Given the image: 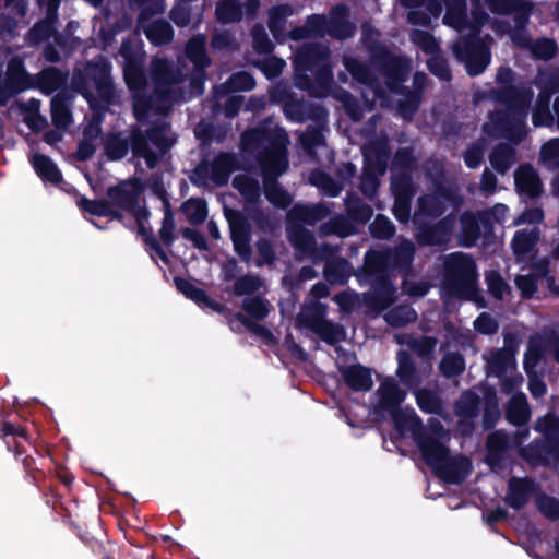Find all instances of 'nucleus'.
Masks as SVG:
<instances>
[{
  "label": "nucleus",
  "instance_id": "4c0bfd02",
  "mask_svg": "<svg viewBox=\"0 0 559 559\" xmlns=\"http://www.w3.org/2000/svg\"><path fill=\"white\" fill-rule=\"evenodd\" d=\"M531 417V411L525 394H514L507 408V418L513 425H524Z\"/></svg>",
  "mask_w": 559,
  "mask_h": 559
},
{
  "label": "nucleus",
  "instance_id": "20e7f679",
  "mask_svg": "<svg viewBox=\"0 0 559 559\" xmlns=\"http://www.w3.org/2000/svg\"><path fill=\"white\" fill-rule=\"evenodd\" d=\"M288 143L285 130L273 122H264L241 135L242 153L254 157L261 167L266 199L281 209L287 207L293 201L292 195L276 181L288 167Z\"/></svg>",
  "mask_w": 559,
  "mask_h": 559
},
{
  "label": "nucleus",
  "instance_id": "8fccbe9b",
  "mask_svg": "<svg viewBox=\"0 0 559 559\" xmlns=\"http://www.w3.org/2000/svg\"><path fill=\"white\" fill-rule=\"evenodd\" d=\"M66 80V74L57 68L50 67L40 72L38 76V84L45 93L50 94L62 86Z\"/></svg>",
  "mask_w": 559,
  "mask_h": 559
},
{
  "label": "nucleus",
  "instance_id": "0e129e2a",
  "mask_svg": "<svg viewBox=\"0 0 559 559\" xmlns=\"http://www.w3.org/2000/svg\"><path fill=\"white\" fill-rule=\"evenodd\" d=\"M263 286V282L253 275H245L239 277L234 284V294L237 296L251 295L259 292Z\"/></svg>",
  "mask_w": 559,
  "mask_h": 559
},
{
  "label": "nucleus",
  "instance_id": "1a4fd4ad",
  "mask_svg": "<svg viewBox=\"0 0 559 559\" xmlns=\"http://www.w3.org/2000/svg\"><path fill=\"white\" fill-rule=\"evenodd\" d=\"M415 254V246L411 240H402L394 251H370L365 257L364 271L371 283L370 292L364 294L365 304L376 312L390 307L396 299L388 271L390 267H408Z\"/></svg>",
  "mask_w": 559,
  "mask_h": 559
},
{
  "label": "nucleus",
  "instance_id": "f257e3e1",
  "mask_svg": "<svg viewBox=\"0 0 559 559\" xmlns=\"http://www.w3.org/2000/svg\"><path fill=\"white\" fill-rule=\"evenodd\" d=\"M206 37L193 36L186 46V56L193 63L188 75L173 62L154 58L151 62V82L143 71V52L130 41H123L120 56L123 58V74L133 94L134 115L139 121L150 117L151 111L166 114L174 103L200 95L204 90L205 69L210 66L206 55Z\"/></svg>",
  "mask_w": 559,
  "mask_h": 559
},
{
  "label": "nucleus",
  "instance_id": "58836bf2",
  "mask_svg": "<svg viewBox=\"0 0 559 559\" xmlns=\"http://www.w3.org/2000/svg\"><path fill=\"white\" fill-rule=\"evenodd\" d=\"M29 160L35 171L43 180L52 183H58L61 180V173L48 156L34 153Z\"/></svg>",
  "mask_w": 559,
  "mask_h": 559
},
{
  "label": "nucleus",
  "instance_id": "ddd939ff",
  "mask_svg": "<svg viewBox=\"0 0 559 559\" xmlns=\"http://www.w3.org/2000/svg\"><path fill=\"white\" fill-rule=\"evenodd\" d=\"M443 265L442 292L444 296L476 300L478 297L477 274L473 259L463 252H454L444 258Z\"/></svg>",
  "mask_w": 559,
  "mask_h": 559
},
{
  "label": "nucleus",
  "instance_id": "3c124183",
  "mask_svg": "<svg viewBox=\"0 0 559 559\" xmlns=\"http://www.w3.org/2000/svg\"><path fill=\"white\" fill-rule=\"evenodd\" d=\"M322 235H336L345 238L355 233L354 225L344 216L338 215L320 226Z\"/></svg>",
  "mask_w": 559,
  "mask_h": 559
},
{
  "label": "nucleus",
  "instance_id": "e433bc0d",
  "mask_svg": "<svg viewBox=\"0 0 559 559\" xmlns=\"http://www.w3.org/2000/svg\"><path fill=\"white\" fill-rule=\"evenodd\" d=\"M255 85L254 79L246 71L234 73L229 80L214 87V94L218 99L221 96L229 92L251 91Z\"/></svg>",
  "mask_w": 559,
  "mask_h": 559
},
{
  "label": "nucleus",
  "instance_id": "4468645a",
  "mask_svg": "<svg viewBox=\"0 0 559 559\" xmlns=\"http://www.w3.org/2000/svg\"><path fill=\"white\" fill-rule=\"evenodd\" d=\"M355 31L354 24L348 21V10L344 5H337L330 11L329 17L324 15H311L306 24L287 33V38L300 40L311 36L323 37L330 35L337 39L352 37Z\"/></svg>",
  "mask_w": 559,
  "mask_h": 559
},
{
  "label": "nucleus",
  "instance_id": "f8f14e48",
  "mask_svg": "<svg viewBox=\"0 0 559 559\" xmlns=\"http://www.w3.org/2000/svg\"><path fill=\"white\" fill-rule=\"evenodd\" d=\"M270 97L273 102L283 105L287 118L296 122L305 120H314L317 126L309 127L306 132L300 134V142L305 151L312 155L316 147L323 145V126L326 114L322 106L312 105L296 98L290 87L278 83L270 90Z\"/></svg>",
  "mask_w": 559,
  "mask_h": 559
},
{
  "label": "nucleus",
  "instance_id": "9b49d317",
  "mask_svg": "<svg viewBox=\"0 0 559 559\" xmlns=\"http://www.w3.org/2000/svg\"><path fill=\"white\" fill-rule=\"evenodd\" d=\"M175 139L166 122H160L144 134L140 129H133L128 138L121 134H110L105 142V153L108 158L118 160L123 158L130 146L134 157L143 158L150 168H154L157 162L174 144Z\"/></svg>",
  "mask_w": 559,
  "mask_h": 559
},
{
  "label": "nucleus",
  "instance_id": "aec40b11",
  "mask_svg": "<svg viewBox=\"0 0 559 559\" xmlns=\"http://www.w3.org/2000/svg\"><path fill=\"white\" fill-rule=\"evenodd\" d=\"M236 167V157L233 154H218L211 163H202L197 167L192 180L199 185L209 181L223 186L228 181L229 175Z\"/></svg>",
  "mask_w": 559,
  "mask_h": 559
},
{
  "label": "nucleus",
  "instance_id": "cd10ccee",
  "mask_svg": "<svg viewBox=\"0 0 559 559\" xmlns=\"http://www.w3.org/2000/svg\"><path fill=\"white\" fill-rule=\"evenodd\" d=\"M401 3L412 9L407 21L413 25L428 26L431 19H437L442 12L441 4L436 0H401Z\"/></svg>",
  "mask_w": 559,
  "mask_h": 559
},
{
  "label": "nucleus",
  "instance_id": "6e6552de",
  "mask_svg": "<svg viewBox=\"0 0 559 559\" xmlns=\"http://www.w3.org/2000/svg\"><path fill=\"white\" fill-rule=\"evenodd\" d=\"M294 66L295 85L298 88L316 97L333 95L344 104L352 119H361V110L353 102L350 94L342 88H333V72L326 46L318 44L302 46L295 55Z\"/></svg>",
  "mask_w": 559,
  "mask_h": 559
},
{
  "label": "nucleus",
  "instance_id": "e2e57ef3",
  "mask_svg": "<svg viewBox=\"0 0 559 559\" xmlns=\"http://www.w3.org/2000/svg\"><path fill=\"white\" fill-rule=\"evenodd\" d=\"M411 40L427 55L432 56L439 51V43L428 32L414 29Z\"/></svg>",
  "mask_w": 559,
  "mask_h": 559
},
{
  "label": "nucleus",
  "instance_id": "603ef678",
  "mask_svg": "<svg viewBox=\"0 0 559 559\" xmlns=\"http://www.w3.org/2000/svg\"><path fill=\"white\" fill-rule=\"evenodd\" d=\"M215 14L218 22L227 24L240 21L242 11L238 0H222L216 5Z\"/></svg>",
  "mask_w": 559,
  "mask_h": 559
},
{
  "label": "nucleus",
  "instance_id": "72a5a7b5",
  "mask_svg": "<svg viewBox=\"0 0 559 559\" xmlns=\"http://www.w3.org/2000/svg\"><path fill=\"white\" fill-rule=\"evenodd\" d=\"M486 224L488 222V214H479L478 216L472 213H464L461 216V242L465 247H472L480 235L479 223Z\"/></svg>",
  "mask_w": 559,
  "mask_h": 559
},
{
  "label": "nucleus",
  "instance_id": "7c9ffc66",
  "mask_svg": "<svg viewBox=\"0 0 559 559\" xmlns=\"http://www.w3.org/2000/svg\"><path fill=\"white\" fill-rule=\"evenodd\" d=\"M341 374L345 383L355 391H369L372 388V374L369 368L359 364L343 367Z\"/></svg>",
  "mask_w": 559,
  "mask_h": 559
},
{
  "label": "nucleus",
  "instance_id": "4d7b16f0",
  "mask_svg": "<svg viewBox=\"0 0 559 559\" xmlns=\"http://www.w3.org/2000/svg\"><path fill=\"white\" fill-rule=\"evenodd\" d=\"M347 213L353 221L365 223L372 216V209L357 197L346 199Z\"/></svg>",
  "mask_w": 559,
  "mask_h": 559
},
{
  "label": "nucleus",
  "instance_id": "864d4df0",
  "mask_svg": "<svg viewBox=\"0 0 559 559\" xmlns=\"http://www.w3.org/2000/svg\"><path fill=\"white\" fill-rule=\"evenodd\" d=\"M309 182L328 197H336L341 191L342 187L329 175L321 170H314L309 176Z\"/></svg>",
  "mask_w": 559,
  "mask_h": 559
},
{
  "label": "nucleus",
  "instance_id": "052dcab7",
  "mask_svg": "<svg viewBox=\"0 0 559 559\" xmlns=\"http://www.w3.org/2000/svg\"><path fill=\"white\" fill-rule=\"evenodd\" d=\"M182 211L188 221L192 224L202 223L207 215L206 203L200 199H190L185 202Z\"/></svg>",
  "mask_w": 559,
  "mask_h": 559
},
{
  "label": "nucleus",
  "instance_id": "5fc2aeb1",
  "mask_svg": "<svg viewBox=\"0 0 559 559\" xmlns=\"http://www.w3.org/2000/svg\"><path fill=\"white\" fill-rule=\"evenodd\" d=\"M439 369L447 378L456 377L465 370V360L461 354L447 353L440 361Z\"/></svg>",
  "mask_w": 559,
  "mask_h": 559
},
{
  "label": "nucleus",
  "instance_id": "bf43d9fd",
  "mask_svg": "<svg viewBox=\"0 0 559 559\" xmlns=\"http://www.w3.org/2000/svg\"><path fill=\"white\" fill-rule=\"evenodd\" d=\"M91 131H95L94 138L98 139V136L100 134L99 124L91 123L84 130L83 140L81 141L79 148H78V156L82 160L90 158L96 151L97 143H94L93 139H90Z\"/></svg>",
  "mask_w": 559,
  "mask_h": 559
},
{
  "label": "nucleus",
  "instance_id": "bb28decb",
  "mask_svg": "<svg viewBox=\"0 0 559 559\" xmlns=\"http://www.w3.org/2000/svg\"><path fill=\"white\" fill-rule=\"evenodd\" d=\"M545 78L546 72L539 71L536 84L540 88V93L533 110V123L536 127L549 126L552 122V116L549 110V100L551 94L559 88L556 84H547Z\"/></svg>",
  "mask_w": 559,
  "mask_h": 559
},
{
  "label": "nucleus",
  "instance_id": "2f4dec72",
  "mask_svg": "<svg viewBox=\"0 0 559 559\" xmlns=\"http://www.w3.org/2000/svg\"><path fill=\"white\" fill-rule=\"evenodd\" d=\"M295 12V9L288 4L276 5L269 11V28L278 43L287 38L286 21Z\"/></svg>",
  "mask_w": 559,
  "mask_h": 559
},
{
  "label": "nucleus",
  "instance_id": "a18cd8bd",
  "mask_svg": "<svg viewBox=\"0 0 559 559\" xmlns=\"http://www.w3.org/2000/svg\"><path fill=\"white\" fill-rule=\"evenodd\" d=\"M539 233L536 227H530L518 231L512 240V248L518 257L527 254L535 246Z\"/></svg>",
  "mask_w": 559,
  "mask_h": 559
},
{
  "label": "nucleus",
  "instance_id": "473e14b6",
  "mask_svg": "<svg viewBox=\"0 0 559 559\" xmlns=\"http://www.w3.org/2000/svg\"><path fill=\"white\" fill-rule=\"evenodd\" d=\"M514 181L518 191L522 194L533 198L540 192L542 183L537 173L532 166H520L514 174Z\"/></svg>",
  "mask_w": 559,
  "mask_h": 559
},
{
  "label": "nucleus",
  "instance_id": "4be33fe9",
  "mask_svg": "<svg viewBox=\"0 0 559 559\" xmlns=\"http://www.w3.org/2000/svg\"><path fill=\"white\" fill-rule=\"evenodd\" d=\"M528 435L527 428L519 429L513 435L500 430L490 433L487 439L486 462L491 469L498 471L504 451L520 447L528 438Z\"/></svg>",
  "mask_w": 559,
  "mask_h": 559
},
{
  "label": "nucleus",
  "instance_id": "dca6fc26",
  "mask_svg": "<svg viewBox=\"0 0 559 559\" xmlns=\"http://www.w3.org/2000/svg\"><path fill=\"white\" fill-rule=\"evenodd\" d=\"M365 167L361 176L360 190L367 198H372L379 187V177L382 176L388 166L390 157L389 140L386 135L380 134L377 139L370 140L364 147Z\"/></svg>",
  "mask_w": 559,
  "mask_h": 559
},
{
  "label": "nucleus",
  "instance_id": "ea45409f",
  "mask_svg": "<svg viewBox=\"0 0 559 559\" xmlns=\"http://www.w3.org/2000/svg\"><path fill=\"white\" fill-rule=\"evenodd\" d=\"M51 118L57 129H66L71 124L69 99L64 95L57 94L51 99Z\"/></svg>",
  "mask_w": 559,
  "mask_h": 559
},
{
  "label": "nucleus",
  "instance_id": "c03bdc74",
  "mask_svg": "<svg viewBox=\"0 0 559 559\" xmlns=\"http://www.w3.org/2000/svg\"><path fill=\"white\" fill-rule=\"evenodd\" d=\"M143 27L148 40L156 46L168 44L173 39V28L166 21L158 20Z\"/></svg>",
  "mask_w": 559,
  "mask_h": 559
},
{
  "label": "nucleus",
  "instance_id": "6e6d98bb",
  "mask_svg": "<svg viewBox=\"0 0 559 559\" xmlns=\"http://www.w3.org/2000/svg\"><path fill=\"white\" fill-rule=\"evenodd\" d=\"M385 321L392 326H403L417 319L416 311L409 306H400L384 314Z\"/></svg>",
  "mask_w": 559,
  "mask_h": 559
},
{
  "label": "nucleus",
  "instance_id": "5701e85b",
  "mask_svg": "<svg viewBox=\"0 0 559 559\" xmlns=\"http://www.w3.org/2000/svg\"><path fill=\"white\" fill-rule=\"evenodd\" d=\"M483 358L486 361L488 374L502 377L506 373L515 371V349L512 346L511 336H504L503 348L490 349L484 353Z\"/></svg>",
  "mask_w": 559,
  "mask_h": 559
},
{
  "label": "nucleus",
  "instance_id": "774afa93",
  "mask_svg": "<svg viewBox=\"0 0 559 559\" xmlns=\"http://www.w3.org/2000/svg\"><path fill=\"white\" fill-rule=\"evenodd\" d=\"M486 282L491 295L497 299H503L510 293L508 284L501 278L497 272L486 274Z\"/></svg>",
  "mask_w": 559,
  "mask_h": 559
},
{
  "label": "nucleus",
  "instance_id": "f03ea898",
  "mask_svg": "<svg viewBox=\"0 0 559 559\" xmlns=\"http://www.w3.org/2000/svg\"><path fill=\"white\" fill-rule=\"evenodd\" d=\"M361 32L362 43L370 51V67L349 56H344L343 64L357 82L365 85L362 97L369 110L377 102L382 107L389 106L386 94L401 93L402 83L409 72V62L403 57L391 55L380 43L379 32L370 24H364Z\"/></svg>",
  "mask_w": 559,
  "mask_h": 559
},
{
  "label": "nucleus",
  "instance_id": "f704fd0d",
  "mask_svg": "<svg viewBox=\"0 0 559 559\" xmlns=\"http://www.w3.org/2000/svg\"><path fill=\"white\" fill-rule=\"evenodd\" d=\"M7 85L13 92H19L29 86V76L20 57H13L7 66Z\"/></svg>",
  "mask_w": 559,
  "mask_h": 559
},
{
  "label": "nucleus",
  "instance_id": "a19ab883",
  "mask_svg": "<svg viewBox=\"0 0 559 559\" xmlns=\"http://www.w3.org/2000/svg\"><path fill=\"white\" fill-rule=\"evenodd\" d=\"M490 165L500 174H506L515 163V151L508 144H500L489 155Z\"/></svg>",
  "mask_w": 559,
  "mask_h": 559
},
{
  "label": "nucleus",
  "instance_id": "393cba45",
  "mask_svg": "<svg viewBox=\"0 0 559 559\" xmlns=\"http://www.w3.org/2000/svg\"><path fill=\"white\" fill-rule=\"evenodd\" d=\"M392 193L395 198L393 214L401 223H407L411 214V201L415 190L409 176L394 175L391 180Z\"/></svg>",
  "mask_w": 559,
  "mask_h": 559
},
{
  "label": "nucleus",
  "instance_id": "b1692460",
  "mask_svg": "<svg viewBox=\"0 0 559 559\" xmlns=\"http://www.w3.org/2000/svg\"><path fill=\"white\" fill-rule=\"evenodd\" d=\"M405 397L406 392L400 388L392 377H388L380 382L372 405L378 413L388 412L393 415L394 412L400 409L399 406Z\"/></svg>",
  "mask_w": 559,
  "mask_h": 559
},
{
  "label": "nucleus",
  "instance_id": "79ce46f5",
  "mask_svg": "<svg viewBox=\"0 0 559 559\" xmlns=\"http://www.w3.org/2000/svg\"><path fill=\"white\" fill-rule=\"evenodd\" d=\"M397 362L399 366L396 374L399 376L402 383L408 388H414L418 385L420 379L414 364L411 361L408 353L403 350L399 352Z\"/></svg>",
  "mask_w": 559,
  "mask_h": 559
},
{
  "label": "nucleus",
  "instance_id": "de8ad7c7",
  "mask_svg": "<svg viewBox=\"0 0 559 559\" xmlns=\"http://www.w3.org/2000/svg\"><path fill=\"white\" fill-rule=\"evenodd\" d=\"M231 239L235 250L245 260L250 258L249 237L242 223L229 218Z\"/></svg>",
  "mask_w": 559,
  "mask_h": 559
},
{
  "label": "nucleus",
  "instance_id": "37998d69",
  "mask_svg": "<svg viewBox=\"0 0 559 559\" xmlns=\"http://www.w3.org/2000/svg\"><path fill=\"white\" fill-rule=\"evenodd\" d=\"M540 160L548 169L559 170V138L543 145ZM554 191L559 195V175L554 181Z\"/></svg>",
  "mask_w": 559,
  "mask_h": 559
},
{
  "label": "nucleus",
  "instance_id": "13d9d810",
  "mask_svg": "<svg viewBox=\"0 0 559 559\" xmlns=\"http://www.w3.org/2000/svg\"><path fill=\"white\" fill-rule=\"evenodd\" d=\"M243 310L254 320H263L270 312L267 300L260 296L247 297L242 302Z\"/></svg>",
  "mask_w": 559,
  "mask_h": 559
},
{
  "label": "nucleus",
  "instance_id": "338daca9",
  "mask_svg": "<svg viewBox=\"0 0 559 559\" xmlns=\"http://www.w3.org/2000/svg\"><path fill=\"white\" fill-rule=\"evenodd\" d=\"M413 164L414 158L411 151L406 148L397 151L393 160L392 177L394 175H397L400 177L409 176L407 171L413 167Z\"/></svg>",
  "mask_w": 559,
  "mask_h": 559
},
{
  "label": "nucleus",
  "instance_id": "c756f323",
  "mask_svg": "<svg viewBox=\"0 0 559 559\" xmlns=\"http://www.w3.org/2000/svg\"><path fill=\"white\" fill-rule=\"evenodd\" d=\"M489 9L498 14H512L519 26L527 24L532 3L523 0H486Z\"/></svg>",
  "mask_w": 559,
  "mask_h": 559
},
{
  "label": "nucleus",
  "instance_id": "69168bd1",
  "mask_svg": "<svg viewBox=\"0 0 559 559\" xmlns=\"http://www.w3.org/2000/svg\"><path fill=\"white\" fill-rule=\"evenodd\" d=\"M479 400L478 396L472 392L462 394L460 401L456 403V412L461 417L472 418L477 415Z\"/></svg>",
  "mask_w": 559,
  "mask_h": 559
},
{
  "label": "nucleus",
  "instance_id": "9d476101",
  "mask_svg": "<svg viewBox=\"0 0 559 559\" xmlns=\"http://www.w3.org/2000/svg\"><path fill=\"white\" fill-rule=\"evenodd\" d=\"M437 192L418 199L413 222L416 226V239L423 246H440L451 239L455 224V217L448 215L433 226L428 224L429 219L441 216L449 206H457L460 201L453 190L445 189L441 182H437Z\"/></svg>",
  "mask_w": 559,
  "mask_h": 559
},
{
  "label": "nucleus",
  "instance_id": "49530a36",
  "mask_svg": "<svg viewBox=\"0 0 559 559\" xmlns=\"http://www.w3.org/2000/svg\"><path fill=\"white\" fill-rule=\"evenodd\" d=\"M233 186L248 203H254L260 199L259 181L248 175H237L233 180Z\"/></svg>",
  "mask_w": 559,
  "mask_h": 559
},
{
  "label": "nucleus",
  "instance_id": "0eeeda50",
  "mask_svg": "<svg viewBox=\"0 0 559 559\" xmlns=\"http://www.w3.org/2000/svg\"><path fill=\"white\" fill-rule=\"evenodd\" d=\"M445 5L443 23L460 33L467 31L453 45V53L456 59L465 64L469 75H478L489 66L491 56L489 46L491 37L480 39L477 34L480 27L488 21V14L479 7V0H471L476 8L472 11L471 19L465 12V0H442Z\"/></svg>",
  "mask_w": 559,
  "mask_h": 559
},
{
  "label": "nucleus",
  "instance_id": "a211bd4d",
  "mask_svg": "<svg viewBox=\"0 0 559 559\" xmlns=\"http://www.w3.org/2000/svg\"><path fill=\"white\" fill-rule=\"evenodd\" d=\"M109 63L103 56L88 62L84 69H78L72 78V87L91 102L92 93H106L108 88Z\"/></svg>",
  "mask_w": 559,
  "mask_h": 559
},
{
  "label": "nucleus",
  "instance_id": "7ed1b4c3",
  "mask_svg": "<svg viewBox=\"0 0 559 559\" xmlns=\"http://www.w3.org/2000/svg\"><path fill=\"white\" fill-rule=\"evenodd\" d=\"M395 429L404 435L411 433L423 459L432 471L449 483H460L471 469L469 461L464 456H451L445 443L450 436L437 420H430V430L426 431L413 408H400L391 415Z\"/></svg>",
  "mask_w": 559,
  "mask_h": 559
},
{
  "label": "nucleus",
  "instance_id": "6ab92c4d",
  "mask_svg": "<svg viewBox=\"0 0 559 559\" xmlns=\"http://www.w3.org/2000/svg\"><path fill=\"white\" fill-rule=\"evenodd\" d=\"M140 192L141 186L138 180L123 181L108 190V199L112 205L130 212L135 217L140 228H143L147 212L140 207L138 203Z\"/></svg>",
  "mask_w": 559,
  "mask_h": 559
},
{
  "label": "nucleus",
  "instance_id": "412c9836",
  "mask_svg": "<svg viewBox=\"0 0 559 559\" xmlns=\"http://www.w3.org/2000/svg\"><path fill=\"white\" fill-rule=\"evenodd\" d=\"M514 21V26L511 27L509 25H503L502 22H497L492 26L498 33L504 34L509 33L513 43L521 47L530 48L532 55L537 59L548 60L554 57L557 45L554 40L542 38L534 43H531L530 36L525 31V25L519 26L516 21Z\"/></svg>",
  "mask_w": 559,
  "mask_h": 559
},
{
  "label": "nucleus",
  "instance_id": "a878e982",
  "mask_svg": "<svg viewBox=\"0 0 559 559\" xmlns=\"http://www.w3.org/2000/svg\"><path fill=\"white\" fill-rule=\"evenodd\" d=\"M41 7L46 8V19L36 23L27 33L26 41L28 45H38L45 43L55 36V23L57 21V11L59 0H38Z\"/></svg>",
  "mask_w": 559,
  "mask_h": 559
},
{
  "label": "nucleus",
  "instance_id": "680f3d73",
  "mask_svg": "<svg viewBox=\"0 0 559 559\" xmlns=\"http://www.w3.org/2000/svg\"><path fill=\"white\" fill-rule=\"evenodd\" d=\"M416 401L423 412L439 414L442 409L438 395L429 390L421 389L416 392Z\"/></svg>",
  "mask_w": 559,
  "mask_h": 559
},
{
  "label": "nucleus",
  "instance_id": "f3484780",
  "mask_svg": "<svg viewBox=\"0 0 559 559\" xmlns=\"http://www.w3.org/2000/svg\"><path fill=\"white\" fill-rule=\"evenodd\" d=\"M326 306L311 300L305 302L296 318V326L308 330L329 344H336L345 340V329L325 319Z\"/></svg>",
  "mask_w": 559,
  "mask_h": 559
},
{
  "label": "nucleus",
  "instance_id": "2eb2a0df",
  "mask_svg": "<svg viewBox=\"0 0 559 559\" xmlns=\"http://www.w3.org/2000/svg\"><path fill=\"white\" fill-rule=\"evenodd\" d=\"M535 430L544 436L546 444L531 443L520 450L528 463L559 465V418L548 414L535 423Z\"/></svg>",
  "mask_w": 559,
  "mask_h": 559
},
{
  "label": "nucleus",
  "instance_id": "c9c22d12",
  "mask_svg": "<svg viewBox=\"0 0 559 559\" xmlns=\"http://www.w3.org/2000/svg\"><path fill=\"white\" fill-rule=\"evenodd\" d=\"M175 284L178 290H180L186 297L195 301L199 305H204L214 311L223 312L225 307L210 299L204 290L198 288L192 283L185 278H175Z\"/></svg>",
  "mask_w": 559,
  "mask_h": 559
},
{
  "label": "nucleus",
  "instance_id": "39448f33",
  "mask_svg": "<svg viewBox=\"0 0 559 559\" xmlns=\"http://www.w3.org/2000/svg\"><path fill=\"white\" fill-rule=\"evenodd\" d=\"M496 82L498 88L491 90L489 96L506 108L490 114L484 132L519 143L526 135L525 120L534 93L530 87L514 85V72L508 67L499 68Z\"/></svg>",
  "mask_w": 559,
  "mask_h": 559
},
{
  "label": "nucleus",
  "instance_id": "423d86ee",
  "mask_svg": "<svg viewBox=\"0 0 559 559\" xmlns=\"http://www.w3.org/2000/svg\"><path fill=\"white\" fill-rule=\"evenodd\" d=\"M330 209L325 203L312 205L296 204L287 213V234L296 250L313 262L326 260L324 276L331 284H343L350 276V266L344 259L333 258L335 247L317 245L313 236L302 224L313 225L325 218Z\"/></svg>",
  "mask_w": 559,
  "mask_h": 559
},
{
  "label": "nucleus",
  "instance_id": "c85d7f7f",
  "mask_svg": "<svg viewBox=\"0 0 559 559\" xmlns=\"http://www.w3.org/2000/svg\"><path fill=\"white\" fill-rule=\"evenodd\" d=\"M538 490L537 484L533 480L512 477L508 484L506 502L513 509H521L537 495Z\"/></svg>",
  "mask_w": 559,
  "mask_h": 559
},
{
  "label": "nucleus",
  "instance_id": "09e8293b",
  "mask_svg": "<svg viewBox=\"0 0 559 559\" xmlns=\"http://www.w3.org/2000/svg\"><path fill=\"white\" fill-rule=\"evenodd\" d=\"M546 353L545 341L543 337H534L530 341L528 348L524 357V369L527 376L535 373V367Z\"/></svg>",
  "mask_w": 559,
  "mask_h": 559
}]
</instances>
